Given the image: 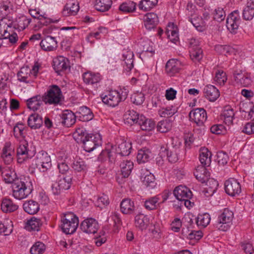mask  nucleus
Instances as JSON below:
<instances>
[{
	"label": "nucleus",
	"mask_w": 254,
	"mask_h": 254,
	"mask_svg": "<svg viewBox=\"0 0 254 254\" xmlns=\"http://www.w3.org/2000/svg\"><path fill=\"white\" fill-rule=\"evenodd\" d=\"M28 126L32 129L40 128L43 124V118L37 113L31 114L27 121Z\"/></svg>",
	"instance_id": "nucleus-23"
},
{
	"label": "nucleus",
	"mask_w": 254,
	"mask_h": 254,
	"mask_svg": "<svg viewBox=\"0 0 254 254\" xmlns=\"http://www.w3.org/2000/svg\"><path fill=\"white\" fill-rule=\"evenodd\" d=\"M76 117L75 115L71 111L65 110L61 116V123L66 127H70L75 123Z\"/></svg>",
	"instance_id": "nucleus-22"
},
{
	"label": "nucleus",
	"mask_w": 254,
	"mask_h": 254,
	"mask_svg": "<svg viewBox=\"0 0 254 254\" xmlns=\"http://www.w3.org/2000/svg\"><path fill=\"white\" fill-rule=\"evenodd\" d=\"M35 162L36 167L42 172H46L51 167V157L45 152L41 151L37 154Z\"/></svg>",
	"instance_id": "nucleus-7"
},
{
	"label": "nucleus",
	"mask_w": 254,
	"mask_h": 254,
	"mask_svg": "<svg viewBox=\"0 0 254 254\" xmlns=\"http://www.w3.org/2000/svg\"><path fill=\"white\" fill-rule=\"evenodd\" d=\"M235 113L233 109L230 106H226L221 115V119L228 126H230L233 124Z\"/></svg>",
	"instance_id": "nucleus-21"
},
{
	"label": "nucleus",
	"mask_w": 254,
	"mask_h": 254,
	"mask_svg": "<svg viewBox=\"0 0 254 254\" xmlns=\"http://www.w3.org/2000/svg\"><path fill=\"white\" fill-rule=\"evenodd\" d=\"M203 92L205 97L211 102L215 101L220 96L218 89L212 85L206 86L203 89Z\"/></svg>",
	"instance_id": "nucleus-25"
},
{
	"label": "nucleus",
	"mask_w": 254,
	"mask_h": 254,
	"mask_svg": "<svg viewBox=\"0 0 254 254\" xmlns=\"http://www.w3.org/2000/svg\"><path fill=\"white\" fill-rule=\"evenodd\" d=\"M13 149L11 147L10 142H5L2 148L1 158L2 161L6 165H9L12 162Z\"/></svg>",
	"instance_id": "nucleus-16"
},
{
	"label": "nucleus",
	"mask_w": 254,
	"mask_h": 254,
	"mask_svg": "<svg viewBox=\"0 0 254 254\" xmlns=\"http://www.w3.org/2000/svg\"><path fill=\"white\" fill-rule=\"evenodd\" d=\"M131 144L129 142L122 141L116 149L117 154L121 156H128L130 153Z\"/></svg>",
	"instance_id": "nucleus-37"
},
{
	"label": "nucleus",
	"mask_w": 254,
	"mask_h": 254,
	"mask_svg": "<svg viewBox=\"0 0 254 254\" xmlns=\"http://www.w3.org/2000/svg\"><path fill=\"white\" fill-rule=\"evenodd\" d=\"M165 68L169 75L173 76L180 71L181 69L180 62L174 59L170 60L166 63Z\"/></svg>",
	"instance_id": "nucleus-34"
},
{
	"label": "nucleus",
	"mask_w": 254,
	"mask_h": 254,
	"mask_svg": "<svg viewBox=\"0 0 254 254\" xmlns=\"http://www.w3.org/2000/svg\"><path fill=\"white\" fill-rule=\"evenodd\" d=\"M89 135L90 134H88L84 128L81 127L76 129L73 133V136L76 142L78 143H80L83 141L84 139H85L87 136Z\"/></svg>",
	"instance_id": "nucleus-54"
},
{
	"label": "nucleus",
	"mask_w": 254,
	"mask_h": 254,
	"mask_svg": "<svg viewBox=\"0 0 254 254\" xmlns=\"http://www.w3.org/2000/svg\"><path fill=\"white\" fill-rule=\"evenodd\" d=\"M31 69L28 66H23L17 73L18 79L19 81L28 83V77L30 76Z\"/></svg>",
	"instance_id": "nucleus-53"
},
{
	"label": "nucleus",
	"mask_w": 254,
	"mask_h": 254,
	"mask_svg": "<svg viewBox=\"0 0 254 254\" xmlns=\"http://www.w3.org/2000/svg\"><path fill=\"white\" fill-rule=\"evenodd\" d=\"M18 208V206L14 203L10 199L5 198L2 199L1 208L3 212L5 213L13 212Z\"/></svg>",
	"instance_id": "nucleus-40"
},
{
	"label": "nucleus",
	"mask_w": 254,
	"mask_h": 254,
	"mask_svg": "<svg viewBox=\"0 0 254 254\" xmlns=\"http://www.w3.org/2000/svg\"><path fill=\"white\" fill-rule=\"evenodd\" d=\"M53 66L57 73L64 71L69 66L68 61L63 56H59L54 59Z\"/></svg>",
	"instance_id": "nucleus-19"
},
{
	"label": "nucleus",
	"mask_w": 254,
	"mask_h": 254,
	"mask_svg": "<svg viewBox=\"0 0 254 254\" xmlns=\"http://www.w3.org/2000/svg\"><path fill=\"white\" fill-rule=\"evenodd\" d=\"M121 174L124 178H127L133 167V163L130 160H123L120 165Z\"/></svg>",
	"instance_id": "nucleus-41"
},
{
	"label": "nucleus",
	"mask_w": 254,
	"mask_h": 254,
	"mask_svg": "<svg viewBox=\"0 0 254 254\" xmlns=\"http://www.w3.org/2000/svg\"><path fill=\"white\" fill-rule=\"evenodd\" d=\"M207 187L205 188L206 192L209 195H213L217 190L218 187V182L213 179H210L205 182Z\"/></svg>",
	"instance_id": "nucleus-55"
},
{
	"label": "nucleus",
	"mask_w": 254,
	"mask_h": 254,
	"mask_svg": "<svg viewBox=\"0 0 254 254\" xmlns=\"http://www.w3.org/2000/svg\"><path fill=\"white\" fill-rule=\"evenodd\" d=\"M112 3L111 0H97L95 4V7L98 11L104 12L108 11L110 8Z\"/></svg>",
	"instance_id": "nucleus-47"
},
{
	"label": "nucleus",
	"mask_w": 254,
	"mask_h": 254,
	"mask_svg": "<svg viewBox=\"0 0 254 254\" xmlns=\"http://www.w3.org/2000/svg\"><path fill=\"white\" fill-rule=\"evenodd\" d=\"M210 220L209 214L205 213L198 215L196 223L197 226L205 228L209 224Z\"/></svg>",
	"instance_id": "nucleus-56"
},
{
	"label": "nucleus",
	"mask_w": 254,
	"mask_h": 254,
	"mask_svg": "<svg viewBox=\"0 0 254 254\" xmlns=\"http://www.w3.org/2000/svg\"><path fill=\"white\" fill-rule=\"evenodd\" d=\"M189 117L198 126L201 127L206 121L207 114L203 108H196L190 112Z\"/></svg>",
	"instance_id": "nucleus-11"
},
{
	"label": "nucleus",
	"mask_w": 254,
	"mask_h": 254,
	"mask_svg": "<svg viewBox=\"0 0 254 254\" xmlns=\"http://www.w3.org/2000/svg\"><path fill=\"white\" fill-rule=\"evenodd\" d=\"M193 173L196 179L202 183H205L210 176L209 172L203 166H197Z\"/></svg>",
	"instance_id": "nucleus-28"
},
{
	"label": "nucleus",
	"mask_w": 254,
	"mask_h": 254,
	"mask_svg": "<svg viewBox=\"0 0 254 254\" xmlns=\"http://www.w3.org/2000/svg\"><path fill=\"white\" fill-rule=\"evenodd\" d=\"M31 22V19L25 15H21L16 19V24L14 27L19 31H22L28 27Z\"/></svg>",
	"instance_id": "nucleus-43"
},
{
	"label": "nucleus",
	"mask_w": 254,
	"mask_h": 254,
	"mask_svg": "<svg viewBox=\"0 0 254 254\" xmlns=\"http://www.w3.org/2000/svg\"><path fill=\"white\" fill-rule=\"evenodd\" d=\"M72 179V175L69 174L64 176L62 178H61L58 181V182L61 186V188H62L63 191L68 190L70 188Z\"/></svg>",
	"instance_id": "nucleus-52"
},
{
	"label": "nucleus",
	"mask_w": 254,
	"mask_h": 254,
	"mask_svg": "<svg viewBox=\"0 0 254 254\" xmlns=\"http://www.w3.org/2000/svg\"><path fill=\"white\" fill-rule=\"evenodd\" d=\"M130 99L134 104L140 105L144 102L145 97L144 94L142 92H137L131 95Z\"/></svg>",
	"instance_id": "nucleus-63"
},
{
	"label": "nucleus",
	"mask_w": 254,
	"mask_h": 254,
	"mask_svg": "<svg viewBox=\"0 0 254 254\" xmlns=\"http://www.w3.org/2000/svg\"><path fill=\"white\" fill-rule=\"evenodd\" d=\"M159 155L162 158L167 156L169 161L172 163L176 162L179 159L177 150L176 148H173V150L169 151L166 148L161 147Z\"/></svg>",
	"instance_id": "nucleus-24"
},
{
	"label": "nucleus",
	"mask_w": 254,
	"mask_h": 254,
	"mask_svg": "<svg viewBox=\"0 0 254 254\" xmlns=\"http://www.w3.org/2000/svg\"><path fill=\"white\" fill-rule=\"evenodd\" d=\"M102 101L111 107H115L121 102L118 92L116 90L110 91L107 95L102 97Z\"/></svg>",
	"instance_id": "nucleus-14"
},
{
	"label": "nucleus",
	"mask_w": 254,
	"mask_h": 254,
	"mask_svg": "<svg viewBox=\"0 0 254 254\" xmlns=\"http://www.w3.org/2000/svg\"><path fill=\"white\" fill-rule=\"evenodd\" d=\"M140 116L134 110L127 111L125 115L127 122L130 125L138 124Z\"/></svg>",
	"instance_id": "nucleus-48"
},
{
	"label": "nucleus",
	"mask_w": 254,
	"mask_h": 254,
	"mask_svg": "<svg viewBox=\"0 0 254 254\" xmlns=\"http://www.w3.org/2000/svg\"><path fill=\"white\" fill-rule=\"evenodd\" d=\"M151 156L149 149H140L138 151L136 159L139 163H144L149 161Z\"/></svg>",
	"instance_id": "nucleus-50"
},
{
	"label": "nucleus",
	"mask_w": 254,
	"mask_h": 254,
	"mask_svg": "<svg viewBox=\"0 0 254 254\" xmlns=\"http://www.w3.org/2000/svg\"><path fill=\"white\" fill-rule=\"evenodd\" d=\"M80 143L83 144V147L85 151L90 152L97 147L100 146L102 141L99 135L90 134Z\"/></svg>",
	"instance_id": "nucleus-9"
},
{
	"label": "nucleus",
	"mask_w": 254,
	"mask_h": 254,
	"mask_svg": "<svg viewBox=\"0 0 254 254\" xmlns=\"http://www.w3.org/2000/svg\"><path fill=\"white\" fill-rule=\"evenodd\" d=\"M42 223L39 219L32 217L27 221L25 227L29 231H38Z\"/></svg>",
	"instance_id": "nucleus-51"
},
{
	"label": "nucleus",
	"mask_w": 254,
	"mask_h": 254,
	"mask_svg": "<svg viewBox=\"0 0 254 254\" xmlns=\"http://www.w3.org/2000/svg\"><path fill=\"white\" fill-rule=\"evenodd\" d=\"M142 130L150 131L155 127V123L151 119L146 118L143 115L140 116V119L138 124Z\"/></svg>",
	"instance_id": "nucleus-39"
},
{
	"label": "nucleus",
	"mask_w": 254,
	"mask_h": 254,
	"mask_svg": "<svg viewBox=\"0 0 254 254\" xmlns=\"http://www.w3.org/2000/svg\"><path fill=\"white\" fill-rule=\"evenodd\" d=\"M99 228L98 222L92 218L85 219L80 225L81 230L88 234L96 233Z\"/></svg>",
	"instance_id": "nucleus-12"
},
{
	"label": "nucleus",
	"mask_w": 254,
	"mask_h": 254,
	"mask_svg": "<svg viewBox=\"0 0 254 254\" xmlns=\"http://www.w3.org/2000/svg\"><path fill=\"white\" fill-rule=\"evenodd\" d=\"M27 107L34 111H37L40 109L43 104L44 97L43 96L37 95L34 96L27 100Z\"/></svg>",
	"instance_id": "nucleus-20"
},
{
	"label": "nucleus",
	"mask_w": 254,
	"mask_h": 254,
	"mask_svg": "<svg viewBox=\"0 0 254 254\" xmlns=\"http://www.w3.org/2000/svg\"><path fill=\"white\" fill-rule=\"evenodd\" d=\"M83 80L86 84L96 85L101 80L99 73L90 71L84 72L82 75Z\"/></svg>",
	"instance_id": "nucleus-30"
},
{
	"label": "nucleus",
	"mask_w": 254,
	"mask_h": 254,
	"mask_svg": "<svg viewBox=\"0 0 254 254\" xmlns=\"http://www.w3.org/2000/svg\"><path fill=\"white\" fill-rule=\"evenodd\" d=\"M143 21L145 28L147 30L150 31L156 27L159 20L157 15L156 13L150 12L146 13L144 15Z\"/></svg>",
	"instance_id": "nucleus-17"
},
{
	"label": "nucleus",
	"mask_w": 254,
	"mask_h": 254,
	"mask_svg": "<svg viewBox=\"0 0 254 254\" xmlns=\"http://www.w3.org/2000/svg\"><path fill=\"white\" fill-rule=\"evenodd\" d=\"M216 160L220 165L224 166L227 163L229 156L226 152L223 151H219L217 154Z\"/></svg>",
	"instance_id": "nucleus-64"
},
{
	"label": "nucleus",
	"mask_w": 254,
	"mask_h": 254,
	"mask_svg": "<svg viewBox=\"0 0 254 254\" xmlns=\"http://www.w3.org/2000/svg\"><path fill=\"white\" fill-rule=\"evenodd\" d=\"M72 168L77 172H85L87 170L88 166L85 161L80 158L74 159L72 164Z\"/></svg>",
	"instance_id": "nucleus-46"
},
{
	"label": "nucleus",
	"mask_w": 254,
	"mask_h": 254,
	"mask_svg": "<svg viewBox=\"0 0 254 254\" xmlns=\"http://www.w3.org/2000/svg\"><path fill=\"white\" fill-rule=\"evenodd\" d=\"M215 50L220 54L228 56L229 55H235L236 50L233 47L228 45H218L215 46Z\"/></svg>",
	"instance_id": "nucleus-45"
},
{
	"label": "nucleus",
	"mask_w": 254,
	"mask_h": 254,
	"mask_svg": "<svg viewBox=\"0 0 254 254\" xmlns=\"http://www.w3.org/2000/svg\"><path fill=\"white\" fill-rule=\"evenodd\" d=\"M241 17L238 10H235L229 14L226 20V26L231 33H236L241 23Z\"/></svg>",
	"instance_id": "nucleus-8"
},
{
	"label": "nucleus",
	"mask_w": 254,
	"mask_h": 254,
	"mask_svg": "<svg viewBox=\"0 0 254 254\" xmlns=\"http://www.w3.org/2000/svg\"><path fill=\"white\" fill-rule=\"evenodd\" d=\"M134 221L135 226L141 230L146 229L150 223L149 218L142 214L136 215Z\"/></svg>",
	"instance_id": "nucleus-35"
},
{
	"label": "nucleus",
	"mask_w": 254,
	"mask_h": 254,
	"mask_svg": "<svg viewBox=\"0 0 254 254\" xmlns=\"http://www.w3.org/2000/svg\"><path fill=\"white\" fill-rule=\"evenodd\" d=\"M135 208L134 201L130 198L124 199L120 204L121 211L125 214H133Z\"/></svg>",
	"instance_id": "nucleus-27"
},
{
	"label": "nucleus",
	"mask_w": 254,
	"mask_h": 254,
	"mask_svg": "<svg viewBox=\"0 0 254 254\" xmlns=\"http://www.w3.org/2000/svg\"><path fill=\"white\" fill-rule=\"evenodd\" d=\"M233 218V212L228 209H225L218 218V221L215 224L216 228L220 231H227L231 225Z\"/></svg>",
	"instance_id": "nucleus-6"
},
{
	"label": "nucleus",
	"mask_w": 254,
	"mask_h": 254,
	"mask_svg": "<svg viewBox=\"0 0 254 254\" xmlns=\"http://www.w3.org/2000/svg\"><path fill=\"white\" fill-rule=\"evenodd\" d=\"M79 120L82 122H88L91 120L94 117L91 110L86 106L80 107L76 112Z\"/></svg>",
	"instance_id": "nucleus-26"
},
{
	"label": "nucleus",
	"mask_w": 254,
	"mask_h": 254,
	"mask_svg": "<svg viewBox=\"0 0 254 254\" xmlns=\"http://www.w3.org/2000/svg\"><path fill=\"white\" fill-rule=\"evenodd\" d=\"M79 10V6L77 2L69 1L64 6L62 14L64 16L75 15Z\"/></svg>",
	"instance_id": "nucleus-29"
},
{
	"label": "nucleus",
	"mask_w": 254,
	"mask_h": 254,
	"mask_svg": "<svg viewBox=\"0 0 254 254\" xmlns=\"http://www.w3.org/2000/svg\"><path fill=\"white\" fill-rule=\"evenodd\" d=\"M75 27H63L60 29L54 26L45 28L43 30V34L44 35L53 34L52 36H57V39L60 38L61 30H67L75 29Z\"/></svg>",
	"instance_id": "nucleus-32"
},
{
	"label": "nucleus",
	"mask_w": 254,
	"mask_h": 254,
	"mask_svg": "<svg viewBox=\"0 0 254 254\" xmlns=\"http://www.w3.org/2000/svg\"><path fill=\"white\" fill-rule=\"evenodd\" d=\"M158 2V0H141L139 2L138 6L140 10L146 12L155 7Z\"/></svg>",
	"instance_id": "nucleus-42"
},
{
	"label": "nucleus",
	"mask_w": 254,
	"mask_h": 254,
	"mask_svg": "<svg viewBox=\"0 0 254 254\" xmlns=\"http://www.w3.org/2000/svg\"><path fill=\"white\" fill-rule=\"evenodd\" d=\"M224 189L225 192L231 196L238 195L242 191L240 183L234 178H230L225 181Z\"/></svg>",
	"instance_id": "nucleus-10"
},
{
	"label": "nucleus",
	"mask_w": 254,
	"mask_h": 254,
	"mask_svg": "<svg viewBox=\"0 0 254 254\" xmlns=\"http://www.w3.org/2000/svg\"><path fill=\"white\" fill-rule=\"evenodd\" d=\"M36 154L35 147L26 140L21 141L17 149V159L18 163L22 164L28 161Z\"/></svg>",
	"instance_id": "nucleus-4"
},
{
	"label": "nucleus",
	"mask_w": 254,
	"mask_h": 254,
	"mask_svg": "<svg viewBox=\"0 0 254 254\" xmlns=\"http://www.w3.org/2000/svg\"><path fill=\"white\" fill-rule=\"evenodd\" d=\"M43 96L46 104L54 106L61 103L63 96L61 89L58 86L55 85L51 86Z\"/></svg>",
	"instance_id": "nucleus-5"
},
{
	"label": "nucleus",
	"mask_w": 254,
	"mask_h": 254,
	"mask_svg": "<svg viewBox=\"0 0 254 254\" xmlns=\"http://www.w3.org/2000/svg\"><path fill=\"white\" fill-rule=\"evenodd\" d=\"M24 211L29 214H35L39 210V205L37 202L30 200L25 202L23 204Z\"/></svg>",
	"instance_id": "nucleus-38"
},
{
	"label": "nucleus",
	"mask_w": 254,
	"mask_h": 254,
	"mask_svg": "<svg viewBox=\"0 0 254 254\" xmlns=\"http://www.w3.org/2000/svg\"><path fill=\"white\" fill-rule=\"evenodd\" d=\"M211 152L206 147H201L199 149V161L202 166H209L211 162Z\"/></svg>",
	"instance_id": "nucleus-31"
},
{
	"label": "nucleus",
	"mask_w": 254,
	"mask_h": 254,
	"mask_svg": "<svg viewBox=\"0 0 254 254\" xmlns=\"http://www.w3.org/2000/svg\"><path fill=\"white\" fill-rule=\"evenodd\" d=\"M25 127L26 126L24 124L20 122L16 123L13 129V134L15 137L17 138L24 137Z\"/></svg>",
	"instance_id": "nucleus-57"
},
{
	"label": "nucleus",
	"mask_w": 254,
	"mask_h": 254,
	"mask_svg": "<svg viewBox=\"0 0 254 254\" xmlns=\"http://www.w3.org/2000/svg\"><path fill=\"white\" fill-rule=\"evenodd\" d=\"M189 21L197 31L202 32L205 30L206 22L201 17L194 16V17L189 18Z\"/></svg>",
	"instance_id": "nucleus-44"
},
{
	"label": "nucleus",
	"mask_w": 254,
	"mask_h": 254,
	"mask_svg": "<svg viewBox=\"0 0 254 254\" xmlns=\"http://www.w3.org/2000/svg\"><path fill=\"white\" fill-rule=\"evenodd\" d=\"M173 193L176 198L179 201L184 199H190L192 194L191 191L186 186H179L174 190Z\"/></svg>",
	"instance_id": "nucleus-15"
},
{
	"label": "nucleus",
	"mask_w": 254,
	"mask_h": 254,
	"mask_svg": "<svg viewBox=\"0 0 254 254\" xmlns=\"http://www.w3.org/2000/svg\"><path fill=\"white\" fill-rule=\"evenodd\" d=\"M39 21L34 27V30H39L44 26H47L52 23H57L59 19H52L47 17L45 13H43L40 18L38 17Z\"/></svg>",
	"instance_id": "nucleus-36"
},
{
	"label": "nucleus",
	"mask_w": 254,
	"mask_h": 254,
	"mask_svg": "<svg viewBox=\"0 0 254 254\" xmlns=\"http://www.w3.org/2000/svg\"><path fill=\"white\" fill-rule=\"evenodd\" d=\"M12 22L7 18H2L0 20V47L2 45L3 39H9V42L15 43L18 40L16 33L13 32Z\"/></svg>",
	"instance_id": "nucleus-3"
},
{
	"label": "nucleus",
	"mask_w": 254,
	"mask_h": 254,
	"mask_svg": "<svg viewBox=\"0 0 254 254\" xmlns=\"http://www.w3.org/2000/svg\"><path fill=\"white\" fill-rule=\"evenodd\" d=\"M143 184L147 187L153 188L155 185L154 175L149 172H146L142 176Z\"/></svg>",
	"instance_id": "nucleus-49"
},
{
	"label": "nucleus",
	"mask_w": 254,
	"mask_h": 254,
	"mask_svg": "<svg viewBox=\"0 0 254 254\" xmlns=\"http://www.w3.org/2000/svg\"><path fill=\"white\" fill-rule=\"evenodd\" d=\"M190 57L193 62H199L202 58V50L199 47H193L190 50Z\"/></svg>",
	"instance_id": "nucleus-58"
},
{
	"label": "nucleus",
	"mask_w": 254,
	"mask_h": 254,
	"mask_svg": "<svg viewBox=\"0 0 254 254\" xmlns=\"http://www.w3.org/2000/svg\"><path fill=\"white\" fill-rule=\"evenodd\" d=\"M134 55L131 51H124L122 55L123 64L124 70L127 72L130 71L133 67Z\"/></svg>",
	"instance_id": "nucleus-18"
},
{
	"label": "nucleus",
	"mask_w": 254,
	"mask_h": 254,
	"mask_svg": "<svg viewBox=\"0 0 254 254\" xmlns=\"http://www.w3.org/2000/svg\"><path fill=\"white\" fill-rule=\"evenodd\" d=\"M46 250V246L41 242H36L31 248V254H43Z\"/></svg>",
	"instance_id": "nucleus-60"
},
{
	"label": "nucleus",
	"mask_w": 254,
	"mask_h": 254,
	"mask_svg": "<svg viewBox=\"0 0 254 254\" xmlns=\"http://www.w3.org/2000/svg\"><path fill=\"white\" fill-rule=\"evenodd\" d=\"M136 9V3L131 0L127 1L121 3L119 7V12L128 14L133 13Z\"/></svg>",
	"instance_id": "nucleus-33"
},
{
	"label": "nucleus",
	"mask_w": 254,
	"mask_h": 254,
	"mask_svg": "<svg viewBox=\"0 0 254 254\" xmlns=\"http://www.w3.org/2000/svg\"><path fill=\"white\" fill-rule=\"evenodd\" d=\"M227 80L226 73L222 70H217L215 73V81L220 85H223Z\"/></svg>",
	"instance_id": "nucleus-62"
},
{
	"label": "nucleus",
	"mask_w": 254,
	"mask_h": 254,
	"mask_svg": "<svg viewBox=\"0 0 254 254\" xmlns=\"http://www.w3.org/2000/svg\"><path fill=\"white\" fill-rule=\"evenodd\" d=\"M12 232V224L11 221L6 220L4 223H0V235L3 234L8 236Z\"/></svg>",
	"instance_id": "nucleus-59"
},
{
	"label": "nucleus",
	"mask_w": 254,
	"mask_h": 254,
	"mask_svg": "<svg viewBox=\"0 0 254 254\" xmlns=\"http://www.w3.org/2000/svg\"><path fill=\"white\" fill-rule=\"evenodd\" d=\"M40 46L44 51L51 52L56 50L58 48L57 36L47 35L41 40Z\"/></svg>",
	"instance_id": "nucleus-13"
},
{
	"label": "nucleus",
	"mask_w": 254,
	"mask_h": 254,
	"mask_svg": "<svg viewBox=\"0 0 254 254\" xmlns=\"http://www.w3.org/2000/svg\"><path fill=\"white\" fill-rule=\"evenodd\" d=\"M78 218L72 212H68L61 216V228L66 234L74 233L78 226Z\"/></svg>",
	"instance_id": "nucleus-2"
},
{
	"label": "nucleus",
	"mask_w": 254,
	"mask_h": 254,
	"mask_svg": "<svg viewBox=\"0 0 254 254\" xmlns=\"http://www.w3.org/2000/svg\"><path fill=\"white\" fill-rule=\"evenodd\" d=\"M159 198L157 196L150 198L144 202V207L146 209L151 210L157 208V206L159 204L158 201Z\"/></svg>",
	"instance_id": "nucleus-61"
},
{
	"label": "nucleus",
	"mask_w": 254,
	"mask_h": 254,
	"mask_svg": "<svg viewBox=\"0 0 254 254\" xmlns=\"http://www.w3.org/2000/svg\"><path fill=\"white\" fill-rule=\"evenodd\" d=\"M12 196L16 199L25 198L33 190L31 182L29 178L20 177L12 185Z\"/></svg>",
	"instance_id": "nucleus-1"
}]
</instances>
